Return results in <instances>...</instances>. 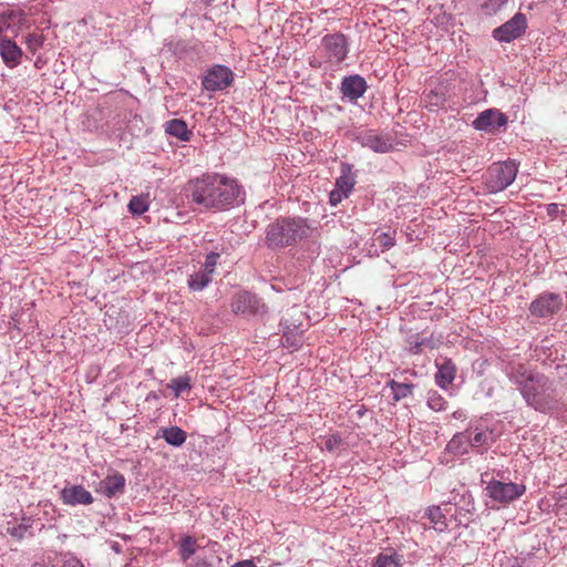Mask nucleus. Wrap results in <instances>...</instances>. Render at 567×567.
<instances>
[{
    "label": "nucleus",
    "instance_id": "20e7f679",
    "mask_svg": "<svg viewBox=\"0 0 567 567\" xmlns=\"http://www.w3.org/2000/svg\"><path fill=\"white\" fill-rule=\"evenodd\" d=\"M517 165L514 161H505L491 165L484 175V184L488 193H498L507 188L517 176Z\"/></svg>",
    "mask_w": 567,
    "mask_h": 567
},
{
    "label": "nucleus",
    "instance_id": "1a4fd4ad",
    "mask_svg": "<svg viewBox=\"0 0 567 567\" xmlns=\"http://www.w3.org/2000/svg\"><path fill=\"white\" fill-rule=\"evenodd\" d=\"M563 308V298L559 293L544 292L529 305V312L538 318L553 317Z\"/></svg>",
    "mask_w": 567,
    "mask_h": 567
},
{
    "label": "nucleus",
    "instance_id": "cd10ccee",
    "mask_svg": "<svg viewBox=\"0 0 567 567\" xmlns=\"http://www.w3.org/2000/svg\"><path fill=\"white\" fill-rule=\"evenodd\" d=\"M150 197L146 195L133 196L128 203V210L134 216H141L148 210Z\"/></svg>",
    "mask_w": 567,
    "mask_h": 567
},
{
    "label": "nucleus",
    "instance_id": "0eeeda50",
    "mask_svg": "<svg viewBox=\"0 0 567 567\" xmlns=\"http://www.w3.org/2000/svg\"><path fill=\"white\" fill-rule=\"evenodd\" d=\"M324 58L332 64H340L348 55L349 43L344 34H326L321 40Z\"/></svg>",
    "mask_w": 567,
    "mask_h": 567
},
{
    "label": "nucleus",
    "instance_id": "dca6fc26",
    "mask_svg": "<svg viewBox=\"0 0 567 567\" xmlns=\"http://www.w3.org/2000/svg\"><path fill=\"white\" fill-rule=\"evenodd\" d=\"M24 14L21 11L12 9H3L0 11V38H8L6 32L18 33L19 25L23 20Z\"/></svg>",
    "mask_w": 567,
    "mask_h": 567
},
{
    "label": "nucleus",
    "instance_id": "9d476101",
    "mask_svg": "<svg viewBox=\"0 0 567 567\" xmlns=\"http://www.w3.org/2000/svg\"><path fill=\"white\" fill-rule=\"evenodd\" d=\"M507 122L508 117L505 113L497 109H487L476 116L472 122V126L476 131L494 134L499 132L502 127H505Z\"/></svg>",
    "mask_w": 567,
    "mask_h": 567
},
{
    "label": "nucleus",
    "instance_id": "412c9836",
    "mask_svg": "<svg viewBox=\"0 0 567 567\" xmlns=\"http://www.w3.org/2000/svg\"><path fill=\"white\" fill-rule=\"evenodd\" d=\"M437 373L435 374L436 384L446 389L455 379L456 367L451 359H444L442 363H437Z\"/></svg>",
    "mask_w": 567,
    "mask_h": 567
},
{
    "label": "nucleus",
    "instance_id": "de8ad7c7",
    "mask_svg": "<svg viewBox=\"0 0 567 567\" xmlns=\"http://www.w3.org/2000/svg\"><path fill=\"white\" fill-rule=\"evenodd\" d=\"M506 567H522L516 558L504 557Z\"/></svg>",
    "mask_w": 567,
    "mask_h": 567
},
{
    "label": "nucleus",
    "instance_id": "f704fd0d",
    "mask_svg": "<svg viewBox=\"0 0 567 567\" xmlns=\"http://www.w3.org/2000/svg\"><path fill=\"white\" fill-rule=\"evenodd\" d=\"M44 43V37L41 33H29L25 37V44L30 52L35 53Z\"/></svg>",
    "mask_w": 567,
    "mask_h": 567
},
{
    "label": "nucleus",
    "instance_id": "f257e3e1",
    "mask_svg": "<svg viewBox=\"0 0 567 567\" xmlns=\"http://www.w3.org/2000/svg\"><path fill=\"white\" fill-rule=\"evenodd\" d=\"M502 370L527 406L545 414L559 408L560 393L554 379L519 361H508Z\"/></svg>",
    "mask_w": 567,
    "mask_h": 567
},
{
    "label": "nucleus",
    "instance_id": "a878e982",
    "mask_svg": "<svg viewBox=\"0 0 567 567\" xmlns=\"http://www.w3.org/2000/svg\"><path fill=\"white\" fill-rule=\"evenodd\" d=\"M212 280L213 277L208 276V274L199 268V270L188 277L187 286L192 291H202L212 282Z\"/></svg>",
    "mask_w": 567,
    "mask_h": 567
},
{
    "label": "nucleus",
    "instance_id": "c9c22d12",
    "mask_svg": "<svg viewBox=\"0 0 567 567\" xmlns=\"http://www.w3.org/2000/svg\"><path fill=\"white\" fill-rule=\"evenodd\" d=\"M421 333H413L405 338V350L412 354H420L421 349Z\"/></svg>",
    "mask_w": 567,
    "mask_h": 567
},
{
    "label": "nucleus",
    "instance_id": "3c124183",
    "mask_svg": "<svg viewBox=\"0 0 567 567\" xmlns=\"http://www.w3.org/2000/svg\"><path fill=\"white\" fill-rule=\"evenodd\" d=\"M333 443H334V442H332V439H329V440L327 441V447H328L329 450H331V449H332V446H333Z\"/></svg>",
    "mask_w": 567,
    "mask_h": 567
},
{
    "label": "nucleus",
    "instance_id": "e433bc0d",
    "mask_svg": "<svg viewBox=\"0 0 567 567\" xmlns=\"http://www.w3.org/2000/svg\"><path fill=\"white\" fill-rule=\"evenodd\" d=\"M220 258V255L218 252L212 251L209 252L206 258L205 262L200 267L202 270H204L208 276L213 277V274L215 271L216 265L218 262V259Z\"/></svg>",
    "mask_w": 567,
    "mask_h": 567
},
{
    "label": "nucleus",
    "instance_id": "7ed1b4c3",
    "mask_svg": "<svg viewBox=\"0 0 567 567\" xmlns=\"http://www.w3.org/2000/svg\"><path fill=\"white\" fill-rule=\"evenodd\" d=\"M310 226L302 217H280L266 228V245L270 249L293 246L310 235Z\"/></svg>",
    "mask_w": 567,
    "mask_h": 567
},
{
    "label": "nucleus",
    "instance_id": "a211bd4d",
    "mask_svg": "<svg viewBox=\"0 0 567 567\" xmlns=\"http://www.w3.org/2000/svg\"><path fill=\"white\" fill-rule=\"evenodd\" d=\"M467 436V443L473 449H478L485 445H489L493 442L492 431L480 425H470L465 430Z\"/></svg>",
    "mask_w": 567,
    "mask_h": 567
},
{
    "label": "nucleus",
    "instance_id": "c85d7f7f",
    "mask_svg": "<svg viewBox=\"0 0 567 567\" xmlns=\"http://www.w3.org/2000/svg\"><path fill=\"white\" fill-rule=\"evenodd\" d=\"M388 386L392 390L393 400L396 402L411 395L414 388L411 383H401L395 380H390Z\"/></svg>",
    "mask_w": 567,
    "mask_h": 567
},
{
    "label": "nucleus",
    "instance_id": "f3484780",
    "mask_svg": "<svg viewBox=\"0 0 567 567\" xmlns=\"http://www.w3.org/2000/svg\"><path fill=\"white\" fill-rule=\"evenodd\" d=\"M100 487L102 493L109 498L123 494L125 489V477L123 474L115 472L102 480Z\"/></svg>",
    "mask_w": 567,
    "mask_h": 567
},
{
    "label": "nucleus",
    "instance_id": "4c0bfd02",
    "mask_svg": "<svg viewBox=\"0 0 567 567\" xmlns=\"http://www.w3.org/2000/svg\"><path fill=\"white\" fill-rule=\"evenodd\" d=\"M508 0H486L482 3V10L486 16H493L497 13Z\"/></svg>",
    "mask_w": 567,
    "mask_h": 567
},
{
    "label": "nucleus",
    "instance_id": "2eb2a0df",
    "mask_svg": "<svg viewBox=\"0 0 567 567\" xmlns=\"http://www.w3.org/2000/svg\"><path fill=\"white\" fill-rule=\"evenodd\" d=\"M358 141L363 147H368L375 153L384 154L393 148V144L390 138L372 132H364L360 134L358 136Z\"/></svg>",
    "mask_w": 567,
    "mask_h": 567
},
{
    "label": "nucleus",
    "instance_id": "9b49d317",
    "mask_svg": "<svg viewBox=\"0 0 567 567\" xmlns=\"http://www.w3.org/2000/svg\"><path fill=\"white\" fill-rule=\"evenodd\" d=\"M233 71L228 66L217 64L207 70L202 80V85L207 91L216 92L224 91L233 83Z\"/></svg>",
    "mask_w": 567,
    "mask_h": 567
},
{
    "label": "nucleus",
    "instance_id": "aec40b11",
    "mask_svg": "<svg viewBox=\"0 0 567 567\" xmlns=\"http://www.w3.org/2000/svg\"><path fill=\"white\" fill-rule=\"evenodd\" d=\"M156 437H162L165 442L174 447L182 446L186 439L187 433L181 429L179 426L172 425L166 427H161L157 431Z\"/></svg>",
    "mask_w": 567,
    "mask_h": 567
},
{
    "label": "nucleus",
    "instance_id": "09e8293b",
    "mask_svg": "<svg viewBox=\"0 0 567 567\" xmlns=\"http://www.w3.org/2000/svg\"><path fill=\"white\" fill-rule=\"evenodd\" d=\"M20 526L24 527L25 528V533H27L31 528V519L24 517L22 519V522L20 523Z\"/></svg>",
    "mask_w": 567,
    "mask_h": 567
},
{
    "label": "nucleus",
    "instance_id": "473e14b6",
    "mask_svg": "<svg viewBox=\"0 0 567 567\" xmlns=\"http://www.w3.org/2000/svg\"><path fill=\"white\" fill-rule=\"evenodd\" d=\"M281 343L288 349L297 350L302 346V336L299 332L292 333L285 331Z\"/></svg>",
    "mask_w": 567,
    "mask_h": 567
},
{
    "label": "nucleus",
    "instance_id": "5701e85b",
    "mask_svg": "<svg viewBox=\"0 0 567 567\" xmlns=\"http://www.w3.org/2000/svg\"><path fill=\"white\" fill-rule=\"evenodd\" d=\"M165 132L168 135L177 137L182 142H188L193 135L192 131L188 130L185 121L179 118H173L166 122Z\"/></svg>",
    "mask_w": 567,
    "mask_h": 567
},
{
    "label": "nucleus",
    "instance_id": "6e6552de",
    "mask_svg": "<svg viewBox=\"0 0 567 567\" xmlns=\"http://www.w3.org/2000/svg\"><path fill=\"white\" fill-rule=\"evenodd\" d=\"M527 29L526 16L517 12L504 24L493 30V38L498 42L509 43L520 38Z\"/></svg>",
    "mask_w": 567,
    "mask_h": 567
},
{
    "label": "nucleus",
    "instance_id": "4be33fe9",
    "mask_svg": "<svg viewBox=\"0 0 567 567\" xmlns=\"http://www.w3.org/2000/svg\"><path fill=\"white\" fill-rule=\"evenodd\" d=\"M421 101L429 111H435L444 106L446 94L442 87L424 91Z\"/></svg>",
    "mask_w": 567,
    "mask_h": 567
},
{
    "label": "nucleus",
    "instance_id": "603ef678",
    "mask_svg": "<svg viewBox=\"0 0 567 567\" xmlns=\"http://www.w3.org/2000/svg\"><path fill=\"white\" fill-rule=\"evenodd\" d=\"M332 439H333L334 443L339 442V440L337 437L333 436Z\"/></svg>",
    "mask_w": 567,
    "mask_h": 567
},
{
    "label": "nucleus",
    "instance_id": "f8f14e48",
    "mask_svg": "<svg viewBox=\"0 0 567 567\" xmlns=\"http://www.w3.org/2000/svg\"><path fill=\"white\" fill-rule=\"evenodd\" d=\"M60 498L70 506L90 505L94 502L92 494L82 485H66L61 489Z\"/></svg>",
    "mask_w": 567,
    "mask_h": 567
},
{
    "label": "nucleus",
    "instance_id": "423d86ee",
    "mask_svg": "<svg viewBox=\"0 0 567 567\" xmlns=\"http://www.w3.org/2000/svg\"><path fill=\"white\" fill-rule=\"evenodd\" d=\"M231 311L244 317H262L267 312V306L260 298L249 291H239L231 299Z\"/></svg>",
    "mask_w": 567,
    "mask_h": 567
},
{
    "label": "nucleus",
    "instance_id": "37998d69",
    "mask_svg": "<svg viewBox=\"0 0 567 567\" xmlns=\"http://www.w3.org/2000/svg\"><path fill=\"white\" fill-rule=\"evenodd\" d=\"M348 197L349 195H343L339 189L334 188L330 192L329 203L331 206H337L339 203H341L344 198Z\"/></svg>",
    "mask_w": 567,
    "mask_h": 567
},
{
    "label": "nucleus",
    "instance_id": "49530a36",
    "mask_svg": "<svg viewBox=\"0 0 567 567\" xmlns=\"http://www.w3.org/2000/svg\"><path fill=\"white\" fill-rule=\"evenodd\" d=\"M231 567H257V566L255 565V563L252 560L246 559V560L236 563Z\"/></svg>",
    "mask_w": 567,
    "mask_h": 567
},
{
    "label": "nucleus",
    "instance_id": "ddd939ff",
    "mask_svg": "<svg viewBox=\"0 0 567 567\" xmlns=\"http://www.w3.org/2000/svg\"><path fill=\"white\" fill-rule=\"evenodd\" d=\"M367 89V81L358 74L344 76L340 84V92L349 101H357L363 96Z\"/></svg>",
    "mask_w": 567,
    "mask_h": 567
},
{
    "label": "nucleus",
    "instance_id": "79ce46f5",
    "mask_svg": "<svg viewBox=\"0 0 567 567\" xmlns=\"http://www.w3.org/2000/svg\"><path fill=\"white\" fill-rule=\"evenodd\" d=\"M7 534H9L10 536L18 540H21L25 536V528L21 527L20 524L8 526Z\"/></svg>",
    "mask_w": 567,
    "mask_h": 567
},
{
    "label": "nucleus",
    "instance_id": "7c9ffc66",
    "mask_svg": "<svg viewBox=\"0 0 567 567\" xmlns=\"http://www.w3.org/2000/svg\"><path fill=\"white\" fill-rule=\"evenodd\" d=\"M447 401L436 391H430L427 393V406L435 411L446 410Z\"/></svg>",
    "mask_w": 567,
    "mask_h": 567
},
{
    "label": "nucleus",
    "instance_id": "a19ab883",
    "mask_svg": "<svg viewBox=\"0 0 567 567\" xmlns=\"http://www.w3.org/2000/svg\"><path fill=\"white\" fill-rule=\"evenodd\" d=\"M60 567H84L79 558L71 554H65L62 556Z\"/></svg>",
    "mask_w": 567,
    "mask_h": 567
},
{
    "label": "nucleus",
    "instance_id": "8fccbe9b",
    "mask_svg": "<svg viewBox=\"0 0 567 567\" xmlns=\"http://www.w3.org/2000/svg\"><path fill=\"white\" fill-rule=\"evenodd\" d=\"M192 567H212L206 560H197Z\"/></svg>",
    "mask_w": 567,
    "mask_h": 567
},
{
    "label": "nucleus",
    "instance_id": "2f4dec72",
    "mask_svg": "<svg viewBox=\"0 0 567 567\" xmlns=\"http://www.w3.org/2000/svg\"><path fill=\"white\" fill-rule=\"evenodd\" d=\"M181 557L184 561L189 559L196 551V540L192 536H186L181 540Z\"/></svg>",
    "mask_w": 567,
    "mask_h": 567
},
{
    "label": "nucleus",
    "instance_id": "58836bf2",
    "mask_svg": "<svg viewBox=\"0 0 567 567\" xmlns=\"http://www.w3.org/2000/svg\"><path fill=\"white\" fill-rule=\"evenodd\" d=\"M420 340H421L422 351L424 349H431V350L437 349L442 343V341L439 338L434 337L433 333L426 334L425 332H422Z\"/></svg>",
    "mask_w": 567,
    "mask_h": 567
},
{
    "label": "nucleus",
    "instance_id": "bb28decb",
    "mask_svg": "<svg viewBox=\"0 0 567 567\" xmlns=\"http://www.w3.org/2000/svg\"><path fill=\"white\" fill-rule=\"evenodd\" d=\"M471 445L467 443L465 431L456 433L447 444V450L456 455H464L468 453Z\"/></svg>",
    "mask_w": 567,
    "mask_h": 567
},
{
    "label": "nucleus",
    "instance_id": "39448f33",
    "mask_svg": "<svg viewBox=\"0 0 567 567\" xmlns=\"http://www.w3.org/2000/svg\"><path fill=\"white\" fill-rule=\"evenodd\" d=\"M485 491L486 495L493 501L508 504L519 498L526 492V486L524 484L492 478L487 482Z\"/></svg>",
    "mask_w": 567,
    "mask_h": 567
},
{
    "label": "nucleus",
    "instance_id": "ea45409f",
    "mask_svg": "<svg viewBox=\"0 0 567 567\" xmlns=\"http://www.w3.org/2000/svg\"><path fill=\"white\" fill-rule=\"evenodd\" d=\"M165 47L175 55H183L187 50V43L183 40L171 39L165 43Z\"/></svg>",
    "mask_w": 567,
    "mask_h": 567
},
{
    "label": "nucleus",
    "instance_id": "6ab92c4d",
    "mask_svg": "<svg viewBox=\"0 0 567 567\" xmlns=\"http://www.w3.org/2000/svg\"><path fill=\"white\" fill-rule=\"evenodd\" d=\"M340 172L341 175L337 178L334 188L339 189L343 195H350L355 184L353 166L348 163H341Z\"/></svg>",
    "mask_w": 567,
    "mask_h": 567
},
{
    "label": "nucleus",
    "instance_id": "72a5a7b5",
    "mask_svg": "<svg viewBox=\"0 0 567 567\" xmlns=\"http://www.w3.org/2000/svg\"><path fill=\"white\" fill-rule=\"evenodd\" d=\"M168 388L175 393V396H179L183 392L190 389V380L188 377H178L171 381Z\"/></svg>",
    "mask_w": 567,
    "mask_h": 567
},
{
    "label": "nucleus",
    "instance_id": "393cba45",
    "mask_svg": "<svg viewBox=\"0 0 567 567\" xmlns=\"http://www.w3.org/2000/svg\"><path fill=\"white\" fill-rule=\"evenodd\" d=\"M425 516L431 527L439 533L445 532L449 527L446 516L441 506H431L426 509Z\"/></svg>",
    "mask_w": 567,
    "mask_h": 567
},
{
    "label": "nucleus",
    "instance_id": "c03bdc74",
    "mask_svg": "<svg viewBox=\"0 0 567 567\" xmlns=\"http://www.w3.org/2000/svg\"><path fill=\"white\" fill-rule=\"evenodd\" d=\"M32 567H56L54 565V557L48 555L42 556L38 560H35L32 565Z\"/></svg>",
    "mask_w": 567,
    "mask_h": 567
},
{
    "label": "nucleus",
    "instance_id": "4468645a",
    "mask_svg": "<svg viewBox=\"0 0 567 567\" xmlns=\"http://www.w3.org/2000/svg\"><path fill=\"white\" fill-rule=\"evenodd\" d=\"M23 51L10 38H0V56L3 64L9 69H14L21 64Z\"/></svg>",
    "mask_w": 567,
    "mask_h": 567
},
{
    "label": "nucleus",
    "instance_id": "c756f323",
    "mask_svg": "<svg viewBox=\"0 0 567 567\" xmlns=\"http://www.w3.org/2000/svg\"><path fill=\"white\" fill-rule=\"evenodd\" d=\"M394 234L395 231L391 234L377 230L373 234L372 240L381 248V251H385L395 245Z\"/></svg>",
    "mask_w": 567,
    "mask_h": 567
},
{
    "label": "nucleus",
    "instance_id": "f03ea898",
    "mask_svg": "<svg viewBox=\"0 0 567 567\" xmlns=\"http://www.w3.org/2000/svg\"><path fill=\"white\" fill-rule=\"evenodd\" d=\"M187 198L202 210L225 212L244 204L246 192L234 178L218 173H206L186 186Z\"/></svg>",
    "mask_w": 567,
    "mask_h": 567
},
{
    "label": "nucleus",
    "instance_id": "a18cd8bd",
    "mask_svg": "<svg viewBox=\"0 0 567 567\" xmlns=\"http://www.w3.org/2000/svg\"><path fill=\"white\" fill-rule=\"evenodd\" d=\"M546 210H547L548 216H550L551 218H556L558 216V214L560 213L559 206L556 203L548 204L546 206Z\"/></svg>",
    "mask_w": 567,
    "mask_h": 567
},
{
    "label": "nucleus",
    "instance_id": "b1692460",
    "mask_svg": "<svg viewBox=\"0 0 567 567\" xmlns=\"http://www.w3.org/2000/svg\"><path fill=\"white\" fill-rule=\"evenodd\" d=\"M403 556L393 549L380 553L374 559L372 567H402Z\"/></svg>",
    "mask_w": 567,
    "mask_h": 567
}]
</instances>
